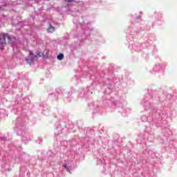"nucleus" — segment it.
I'll return each instance as SVG.
<instances>
[{
	"instance_id": "6",
	"label": "nucleus",
	"mask_w": 177,
	"mask_h": 177,
	"mask_svg": "<svg viewBox=\"0 0 177 177\" xmlns=\"http://www.w3.org/2000/svg\"><path fill=\"white\" fill-rule=\"evenodd\" d=\"M66 2H73V1L75 2V0H66Z\"/></svg>"
},
{
	"instance_id": "4",
	"label": "nucleus",
	"mask_w": 177,
	"mask_h": 177,
	"mask_svg": "<svg viewBox=\"0 0 177 177\" xmlns=\"http://www.w3.org/2000/svg\"><path fill=\"white\" fill-rule=\"evenodd\" d=\"M41 52L38 51L36 53V55H35V59H38V57H41Z\"/></svg>"
},
{
	"instance_id": "2",
	"label": "nucleus",
	"mask_w": 177,
	"mask_h": 177,
	"mask_svg": "<svg viewBox=\"0 0 177 177\" xmlns=\"http://www.w3.org/2000/svg\"><path fill=\"white\" fill-rule=\"evenodd\" d=\"M35 60V57H26V62L28 63V64H32V62Z\"/></svg>"
},
{
	"instance_id": "5",
	"label": "nucleus",
	"mask_w": 177,
	"mask_h": 177,
	"mask_svg": "<svg viewBox=\"0 0 177 177\" xmlns=\"http://www.w3.org/2000/svg\"><path fill=\"white\" fill-rule=\"evenodd\" d=\"M57 59H58V60H63V59H64V55H63V54L58 55Z\"/></svg>"
},
{
	"instance_id": "8",
	"label": "nucleus",
	"mask_w": 177,
	"mask_h": 177,
	"mask_svg": "<svg viewBox=\"0 0 177 177\" xmlns=\"http://www.w3.org/2000/svg\"><path fill=\"white\" fill-rule=\"evenodd\" d=\"M64 168H67V165H64Z\"/></svg>"
},
{
	"instance_id": "1",
	"label": "nucleus",
	"mask_w": 177,
	"mask_h": 177,
	"mask_svg": "<svg viewBox=\"0 0 177 177\" xmlns=\"http://www.w3.org/2000/svg\"><path fill=\"white\" fill-rule=\"evenodd\" d=\"M6 39L8 44H12L13 39L9 36L8 33H1L0 35V49L1 50H3L5 49V46H6Z\"/></svg>"
},
{
	"instance_id": "3",
	"label": "nucleus",
	"mask_w": 177,
	"mask_h": 177,
	"mask_svg": "<svg viewBox=\"0 0 177 177\" xmlns=\"http://www.w3.org/2000/svg\"><path fill=\"white\" fill-rule=\"evenodd\" d=\"M48 32H55V27L52 26V25H50L48 28Z\"/></svg>"
},
{
	"instance_id": "7",
	"label": "nucleus",
	"mask_w": 177,
	"mask_h": 177,
	"mask_svg": "<svg viewBox=\"0 0 177 177\" xmlns=\"http://www.w3.org/2000/svg\"><path fill=\"white\" fill-rule=\"evenodd\" d=\"M29 55H34V53L32 51L30 50L29 51Z\"/></svg>"
}]
</instances>
